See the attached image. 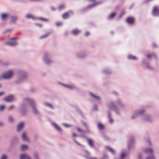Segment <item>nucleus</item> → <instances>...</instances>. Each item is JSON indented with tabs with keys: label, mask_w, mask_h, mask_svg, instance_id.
Segmentation results:
<instances>
[{
	"label": "nucleus",
	"mask_w": 159,
	"mask_h": 159,
	"mask_svg": "<svg viewBox=\"0 0 159 159\" xmlns=\"http://www.w3.org/2000/svg\"><path fill=\"white\" fill-rule=\"evenodd\" d=\"M7 158V156L5 155H3L1 157V159H6Z\"/></svg>",
	"instance_id": "40"
},
{
	"label": "nucleus",
	"mask_w": 159,
	"mask_h": 159,
	"mask_svg": "<svg viewBox=\"0 0 159 159\" xmlns=\"http://www.w3.org/2000/svg\"><path fill=\"white\" fill-rule=\"evenodd\" d=\"M148 142L149 143L150 145H151V143H150V141H148Z\"/></svg>",
	"instance_id": "53"
},
{
	"label": "nucleus",
	"mask_w": 159,
	"mask_h": 159,
	"mask_svg": "<svg viewBox=\"0 0 159 159\" xmlns=\"http://www.w3.org/2000/svg\"><path fill=\"white\" fill-rule=\"evenodd\" d=\"M108 108L110 109H112L115 110L116 109V106L114 103L112 102H110L107 105Z\"/></svg>",
	"instance_id": "4"
},
{
	"label": "nucleus",
	"mask_w": 159,
	"mask_h": 159,
	"mask_svg": "<svg viewBox=\"0 0 159 159\" xmlns=\"http://www.w3.org/2000/svg\"><path fill=\"white\" fill-rule=\"evenodd\" d=\"M36 158H37V155H36Z\"/></svg>",
	"instance_id": "55"
},
{
	"label": "nucleus",
	"mask_w": 159,
	"mask_h": 159,
	"mask_svg": "<svg viewBox=\"0 0 159 159\" xmlns=\"http://www.w3.org/2000/svg\"><path fill=\"white\" fill-rule=\"evenodd\" d=\"M33 107L34 112L35 114H36L37 113V111L36 110V109L34 107Z\"/></svg>",
	"instance_id": "32"
},
{
	"label": "nucleus",
	"mask_w": 159,
	"mask_h": 159,
	"mask_svg": "<svg viewBox=\"0 0 159 159\" xmlns=\"http://www.w3.org/2000/svg\"><path fill=\"white\" fill-rule=\"evenodd\" d=\"M85 152L87 154H89L90 153H89V152H88V151H85Z\"/></svg>",
	"instance_id": "52"
},
{
	"label": "nucleus",
	"mask_w": 159,
	"mask_h": 159,
	"mask_svg": "<svg viewBox=\"0 0 159 159\" xmlns=\"http://www.w3.org/2000/svg\"><path fill=\"white\" fill-rule=\"evenodd\" d=\"M49 34H50L49 33H48L40 37V38L42 39H43V38H46L47 37H48L49 35Z\"/></svg>",
	"instance_id": "27"
},
{
	"label": "nucleus",
	"mask_w": 159,
	"mask_h": 159,
	"mask_svg": "<svg viewBox=\"0 0 159 159\" xmlns=\"http://www.w3.org/2000/svg\"><path fill=\"white\" fill-rule=\"evenodd\" d=\"M14 106H13V105H12V106H11L8 108V110H11L12 109L14 108Z\"/></svg>",
	"instance_id": "43"
},
{
	"label": "nucleus",
	"mask_w": 159,
	"mask_h": 159,
	"mask_svg": "<svg viewBox=\"0 0 159 159\" xmlns=\"http://www.w3.org/2000/svg\"><path fill=\"white\" fill-rule=\"evenodd\" d=\"M98 127L100 129H102L104 128V125L101 123H99L98 124Z\"/></svg>",
	"instance_id": "14"
},
{
	"label": "nucleus",
	"mask_w": 159,
	"mask_h": 159,
	"mask_svg": "<svg viewBox=\"0 0 159 159\" xmlns=\"http://www.w3.org/2000/svg\"><path fill=\"white\" fill-rule=\"evenodd\" d=\"M80 32L81 31L80 30L76 29L73 30L72 31V34L75 35H77V34H79Z\"/></svg>",
	"instance_id": "9"
},
{
	"label": "nucleus",
	"mask_w": 159,
	"mask_h": 159,
	"mask_svg": "<svg viewBox=\"0 0 159 159\" xmlns=\"http://www.w3.org/2000/svg\"><path fill=\"white\" fill-rule=\"evenodd\" d=\"M126 21L128 23L131 25H133L134 23L135 20L134 17H129L127 18Z\"/></svg>",
	"instance_id": "5"
},
{
	"label": "nucleus",
	"mask_w": 159,
	"mask_h": 159,
	"mask_svg": "<svg viewBox=\"0 0 159 159\" xmlns=\"http://www.w3.org/2000/svg\"><path fill=\"white\" fill-rule=\"evenodd\" d=\"M37 19L44 21H49L48 19H45L42 17H39Z\"/></svg>",
	"instance_id": "21"
},
{
	"label": "nucleus",
	"mask_w": 159,
	"mask_h": 159,
	"mask_svg": "<svg viewBox=\"0 0 159 159\" xmlns=\"http://www.w3.org/2000/svg\"><path fill=\"white\" fill-rule=\"evenodd\" d=\"M65 86H66V87H68L69 88H70V89H72L73 88L71 86L66 85H65Z\"/></svg>",
	"instance_id": "45"
},
{
	"label": "nucleus",
	"mask_w": 159,
	"mask_h": 159,
	"mask_svg": "<svg viewBox=\"0 0 159 159\" xmlns=\"http://www.w3.org/2000/svg\"><path fill=\"white\" fill-rule=\"evenodd\" d=\"M125 13V11H123L121 12L120 15V17H121L123 15H124Z\"/></svg>",
	"instance_id": "36"
},
{
	"label": "nucleus",
	"mask_w": 159,
	"mask_h": 159,
	"mask_svg": "<svg viewBox=\"0 0 159 159\" xmlns=\"http://www.w3.org/2000/svg\"><path fill=\"white\" fill-rule=\"evenodd\" d=\"M128 147H129V145L128 146Z\"/></svg>",
	"instance_id": "57"
},
{
	"label": "nucleus",
	"mask_w": 159,
	"mask_h": 159,
	"mask_svg": "<svg viewBox=\"0 0 159 159\" xmlns=\"http://www.w3.org/2000/svg\"><path fill=\"white\" fill-rule=\"evenodd\" d=\"M26 17L28 19L32 18L34 19V16L31 14H28L26 15Z\"/></svg>",
	"instance_id": "22"
},
{
	"label": "nucleus",
	"mask_w": 159,
	"mask_h": 159,
	"mask_svg": "<svg viewBox=\"0 0 159 159\" xmlns=\"http://www.w3.org/2000/svg\"><path fill=\"white\" fill-rule=\"evenodd\" d=\"M116 14L115 13H113L110 14L108 18L109 19L113 18L115 16Z\"/></svg>",
	"instance_id": "24"
},
{
	"label": "nucleus",
	"mask_w": 159,
	"mask_h": 159,
	"mask_svg": "<svg viewBox=\"0 0 159 159\" xmlns=\"http://www.w3.org/2000/svg\"><path fill=\"white\" fill-rule=\"evenodd\" d=\"M4 94V92H0V96L3 95Z\"/></svg>",
	"instance_id": "48"
},
{
	"label": "nucleus",
	"mask_w": 159,
	"mask_h": 159,
	"mask_svg": "<svg viewBox=\"0 0 159 159\" xmlns=\"http://www.w3.org/2000/svg\"><path fill=\"white\" fill-rule=\"evenodd\" d=\"M90 94L93 96V97L95 98L96 99H99L100 98L99 97H98V96H96L95 95L93 94L92 93H91Z\"/></svg>",
	"instance_id": "28"
},
{
	"label": "nucleus",
	"mask_w": 159,
	"mask_h": 159,
	"mask_svg": "<svg viewBox=\"0 0 159 159\" xmlns=\"http://www.w3.org/2000/svg\"><path fill=\"white\" fill-rule=\"evenodd\" d=\"M17 39V38L16 37L12 38L10 40L9 42L6 43V44L11 46H15L16 44V43L15 41L13 40H16Z\"/></svg>",
	"instance_id": "2"
},
{
	"label": "nucleus",
	"mask_w": 159,
	"mask_h": 159,
	"mask_svg": "<svg viewBox=\"0 0 159 159\" xmlns=\"http://www.w3.org/2000/svg\"><path fill=\"white\" fill-rule=\"evenodd\" d=\"M85 158L88 159H98L95 157H85Z\"/></svg>",
	"instance_id": "39"
},
{
	"label": "nucleus",
	"mask_w": 159,
	"mask_h": 159,
	"mask_svg": "<svg viewBox=\"0 0 159 159\" xmlns=\"http://www.w3.org/2000/svg\"><path fill=\"white\" fill-rule=\"evenodd\" d=\"M13 99V96L12 95H10L4 98V100L7 102H9L12 101Z\"/></svg>",
	"instance_id": "6"
},
{
	"label": "nucleus",
	"mask_w": 159,
	"mask_h": 159,
	"mask_svg": "<svg viewBox=\"0 0 159 159\" xmlns=\"http://www.w3.org/2000/svg\"><path fill=\"white\" fill-rule=\"evenodd\" d=\"M89 34V32H87L85 34V35L86 36H88Z\"/></svg>",
	"instance_id": "47"
},
{
	"label": "nucleus",
	"mask_w": 159,
	"mask_h": 159,
	"mask_svg": "<svg viewBox=\"0 0 159 159\" xmlns=\"http://www.w3.org/2000/svg\"><path fill=\"white\" fill-rule=\"evenodd\" d=\"M65 8V6L63 5H61L59 7V8L60 9H63Z\"/></svg>",
	"instance_id": "42"
},
{
	"label": "nucleus",
	"mask_w": 159,
	"mask_h": 159,
	"mask_svg": "<svg viewBox=\"0 0 159 159\" xmlns=\"http://www.w3.org/2000/svg\"><path fill=\"white\" fill-rule=\"evenodd\" d=\"M152 14L154 16H157L159 15V9L157 8V6L154 7L152 10Z\"/></svg>",
	"instance_id": "3"
},
{
	"label": "nucleus",
	"mask_w": 159,
	"mask_h": 159,
	"mask_svg": "<svg viewBox=\"0 0 159 159\" xmlns=\"http://www.w3.org/2000/svg\"><path fill=\"white\" fill-rule=\"evenodd\" d=\"M11 22H15L17 19V17L16 16H12L11 17Z\"/></svg>",
	"instance_id": "17"
},
{
	"label": "nucleus",
	"mask_w": 159,
	"mask_h": 159,
	"mask_svg": "<svg viewBox=\"0 0 159 159\" xmlns=\"http://www.w3.org/2000/svg\"><path fill=\"white\" fill-rule=\"evenodd\" d=\"M35 25H37V26H39V27H42L43 26V25L42 24H38V23H36L35 24Z\"/></svg>",
	"instance_id": "44"
},
{
	"label": "nucleus",
	"mask_w": 159,
	"mask_h": 159,
	"mask_svg": "<svg viewBox=\"0 0 159 159\" xmlns=\"http://www.w3.org/2000/svg\"><path fill=\"white\" fill-rule=\"evenodd\" d=\"M132 118H133V119H134V118L133 117V116L132 117Z\"/></svg>",
	"instance_id": "56"
},
{
	"label": "nucleus",
	"mask_w": 159,
	"mask_h": 159,
	"mask_svg": "<svg viewBox=\"0 0 159 159\" xmlns=\"http://www.w3.org/2000/svg\"><path fill=\"white\" fill-rule=\"evenodd\" d=\"M144 152L147 154H151L153 152V150L150 148L144 150Z\"/></svg>",
	"instance_id": "13"
},
{
	"label": "nucleus",
	"mask_w": 159,
	"mask_h": 159,
	"mask_svg": "<svg viewBox=\"0 0 159 159\" xmlns=\"http://www.w3.org/2000/svg\"><path fill=\"white\" fill-rule=\"evenodd\" d=\"M8 16V14L7 13H2L1 15V19L3 20H4Z\"/></svg>",
	"instance_id": "11"
},
{
	"label": "nucleus",
	"mask_w": 159,
	"mask_h": 159,
	"mask_svg": "<svg viewBox=\"0 0 159 159\" xmlns=\"http://www.w3.org/2000/svg\"><path fill=\"white\" fill-rule=\"evenodd\" d=\"M152 46L153 48H155L156 47V45L155 43H153L152 44Z\"/></svg>",
	"instance_id": "49"
},
{
	"label": "nucleus",
	"mask_w": 159,
	"mask_h": 159,
	"mask_svg": "<svg viewBox=\"0 0 159 159\" xmlns=\"http://www.w3.org/2000/svg\"><path fill=\"white\" fill-rule=\"evenodd\" d=\"M153 56L155 57L156 58V56L155 53H153L152 54H148L147 55V57L148 58H150L151 57Z\"/></svg>",
	"instance_id": "18"
},
{
	"label": "nucleus",
	"mask_w": 159,
	"mask_h": 159,
	"mask_svg": "<svg viewBox=\"0 0 159 159\" xmlns=\"http://www.w3.org/2000/svg\"><path fill=\"white\" fill-rule=\"evenodd\" d=\"M74 141L77 144H78V145L82 147H84V146L81 144H80V143H79L75 139L74 140Z\"/></svg>",
	"instance_id": "29"
},
{
	"label": "nucleus",
	"mask_w": 159,
	"mask_h": 159,
	"mask_svg": "<svg viewBox=\"0 0 159 159\" xmlns=\"http://www.w3.org/2000/svg\"><path fill=\"white\" fill-rule=\"evenodd\" d=\"M108 116L110 119L109 121L111 123H112L113 122V120L111 118H110V115H109Z\"/></svg>",
	"instance_id": "41"
},
{
	"label": "nucleus",
	"mask_w": 159,
	"mask_h": 159,
	"mask_svg": "<svg viewBox=\"0 0 159 159\" xmlns=\"http://www.w3.org/2000/svg\"><path fill=\"white\" fill-rule=\"evenodd\" d=\"M22 138L24 141H27L28 140V138L26 136V134L25 133H23L22 135Z\"/></svg>",
	"instance_id": "15"
},
{
	"label": "nucleus",
	"mask_w": 159,
	"mask_h": 159,
	"mask_svg": "<svg viewBox=\"0 0 159 159\" xmlns=\"http://www.w3.org/2000/svg\"><path fill=\"white\" fill-rule=\"evenodd\" d=\"M9 121L10 122H12L13 121V119L11 117H9Z\"/></svg>",
	"instance_id": "35"
},
{
	"label": "nucleus",
	"mask_w": 159,
	"mask_h": 159,
	"mask_svg": "<svg viewBox=\"0 0 159 159\" xmlns=\"http://www.w3.org/2000/svg\"><path fill=\"white\" fill-rule=\"evenodd\" d=\"M146 159H155L154 156L152 155L150 157H148Z\"/></svg>",
	"instance_id": "31"
},
{
	"label": "nucleus",
	"mask_w": 159,
	"mask_h": 159,
	"mask_svg": "<svg viewBox=\"0 0 159 159\" xmlns=\"http://www.w3.org/2000/svg\"><path fill=\"white\" fill-rule=\"evenodd\" d=\"M20 159H31L26 154H22L20 155Z\"/></svg>",
	"instance_id": "12"
},
{
	"label": "nucleus",
	"mask_w": 159,
	"mask_h": 159,
	"mask_svg": "<svg viewBox=\"0 0 159 159\" xmlns=\"http://www.w3.org/2000/svg\"><path fill=\"white\" fill-rule=\"evenodd\" d=\"M87 141L89 145L92 148L94 147L93 140L90 139H87Z\"/></svg>",
	"instance_id": "7"
},
{
	"label": "nucleus",
	"mask_w": 159,
	"mask_h": 159,
	"mask_svg": "<svg viewBox=\"0 0 159 159\" xmlns=\"http://www.w3.org/2000/svg\"><path fill=\"white\" fill-rule=\"evenodd\" d=\"M139 159H141L142 157V156L140 155H139L138 156Z\"/></svg>",
	"instance_id": "50"
},
{
	"label": "nucleus",
	"mask_w": 159,
	"mask_h": 159,
	"mask_svg": "<svg viewBox=\"0 0 159 159\" xmlns=\"http://www.w3.org/2000/svg\"><path fill=\"white\" fill-rule=\"evenodd\" d=\"M28 147L27 145H23L21 146V149L22 150H25L27 149Z\"/></svg>",
	"instance_id": "20"
},
{
	"label": "nucleus",
	"mask_w": 159,
	"mask_h": 159,
	"mask_svg": "<svg viewBox=\"0 0 159 159\" xmlns=\"http://www.w3.org/2000/svg\"><path fill=\"white\" fill-rule=\"evenodd\" d=\"M5 108V106L3 105H1L0 106V110L2 111Z\"/></svg>",
	"instance_id": "38"
},
{
	"label": "nucleus",
	"mask_w": 159,
	"mask_h": 159,
	"mask_svg": "<svg viewBox=\"0 0 159 159\" xmlns=\"http://www.w3.org/2000/svg\"><path fill=\"white\" fill-rule=\"evenodd\" d=\"M77 129L78 131L79 132H81L83 133H85V131L82 130L81 129L79 128H77Z\"/></svg>",
	"instance_id": "30"
},
{
	"label": "nucleus",
	"mask_w": 159,
	"mask_h": 159,
	"mask_svg": "<svg viewBox=\"0 0 159 159\" xmlns=\"http://www.w3.org/2000/svg\"><path fill=\"white\" fill-rule=\"evenodd\" d=\"M128 58L129 59H136V57L132 55H129L128 56Z\"/></svg>",
	"instance_id": "26"
},
{
	"label": "nucleus",
	"mask_w": 159,
	"mask_h": 159,
	"mask_svg": "<svg viewBox=\"0 0 159 159\" xmlns=\"http://www.w3.org/2000/svg\"><path fill=\"white\" fill-rule=\"evenodd\" d=\"M2 125H3L2 123H0V126H2Z\"/></svg>",
	"instance_id": "54"
},
{
	"label": "nucleus",
	"mask_w": 159,
	"mask_h": 159,
	"mask_svg": "<svg viewBox=\"0 0 159 159\" xmlns=\"http://www.w3.org/2000/svg\"><path fill=\"white\" fill-rule=\"evenodd\" d=\"M54 126L59 131H61V128L59 126L56 124H53Z\"/></svg>",
	"instance_id": "19"
},
{
	"label": "nucleus",
	"mask_w": 159,
	"mask_h": 159,
	"mask_svg": "<svg viewBox=\"0 0 159 159\" xmlns=\"http://www.w3.org/2000/svg\"><path fill=\"white\" fill-rule=\"evenodd\" d=\"M99 4L98 3H95L93 4L89 5L88 6V8H91L95 6H96L98 5Z\"/></svg>",
	"instance_id": "23"
},
{
	"label": "nucleus",
	"mask_w": 159,
	"mask_h": 159,
	"mask_svg": "<svg viewBox=\"0 0 159 159\" xmlns=\"http://www.w3.org/2000/svg\"><path fill=\"white\" fill-rule=\"evenodd\" d=\"M62 23L61 22H58L56 23V25L57 26H60L61 25Z\"/></svg>",
	"instance_id": "37"
},
{
	"label": "nucleus",
	"mask_w": 159,
	"mask_h": 159,
	"mask_svg": "<svg viewBox=\"0 0 159 159\" xmlns=\"http://www.w3.org/2000/svg\"><path fill=\"white\" fill-rule=\"evenodd\" d=\"M73 136L74 137H75L76 136V134H75L73 133Z\"/></svg>",
	"instance_id": "51"
},
{
	"label": "nucleus",
	"mask_w": 159,
	"mask_h": 159,
	"mask_svg": "<svg viewBox=\"0 0 159 159\" xmlns=\"http://www.w3.org/2000/svg\"><path fill=\"white\" fill-rule=\"evenodd\" d=\"M64 125L66 126V127H70L71 126V125H67L66 124H64Z\"/></svg>",
	"instance_id": "46"
},
{
	"label": "nucleus",
	"mask_w": 159,
	"mask_h": 159,
	"mask_svg": "<svg viewBox=\"0 0 159 159\" xmlns=\"http://www.w3.org/2000/svg\"><path fill=\"white\" fill-rule=\"evenodd\" d=\"M24 123L23 122H21L17 126V130L18 131H19L22 129L23 127Z\"/></svg>",
	"instance_id": "8"
},
{
	"label": "nucleus",
	"mask_w": 159,
	"mask_h": 159,
	"mask_svg": "<svg viewBox=\"0 0 159 159\" xmlns=\"http://www.w3.org/2000/svg\"><path fill=\"white\" fill-rule=\"evenodd\" d=\"M70 12H66L63 13L62 16V18L64 19H66L69 18V13Z\"/></svg>",
	"instance_id": "10"
},
{
	"label": "nucleus",
	"mask_w": 159,
	"mask_h": 159,
	"mask_svg": "<svg viewBox=\"0 0 159 159\" xmlns=\"http://www.w3.org/2000/svg\"><path fill=\"white\" fill-rule=\"evenodd\" d=\"M46 105H47V106L51 107V108L53 109V107L52 106V105L50 103H46Z\"/></svg>",
	"instance_id": "33"
},
{
	"label": "nucleus",
	"mask_w": 159,
	"mask_h": 159,
	"mask_svg": "<svg viewBox=\"0 0 159 159\" xmlns=\"http://www.w3.org/2000/svg\"><path fill=\"white\" fill-rule=\"evenodd\" d=\"M143 112H144V111H139L135 112L134 114L135 115H139L142 114Z\"/></svg>",
	"instance_id": "25"
},
{
	"label": "nucleus",
	"mask_w": 159,
	"mask_h": 159,
	"mask_svg": "<svg viewBox=\"0 0 159 159\" xmlns=\"http://www.w3.org/2000/svg\"><path fill=\"white\" fill-rule=\"evenodd\" d=\"M106 149H108L109 151H110L111 153H112L113 154H115V151L113 149L109 147H106Z\"/></svg>",
	"instance_id": "16"
},
{
	"label": "nucleus",
	"mask_w": 159,
	"mask_h": 159,
	"mask_svg": "<svg viewBox=\"0 0 159 159\" xmlns=\"http://www.w3.org/2000/svg\"><path fill=\"white\" fill-rule=\"evenodd\" d=\"M13 73L12 71H9L2 75V76H0V80L2 79H8L12 77Z\"/></svg>",
	"instance_id": "1"
},
{
	"label": "nucleus",
	"mask_w": 159,
	"mask_h": 159,
	"mask_svg": "<svg viewBox=\"0 0 159 159\" xmlns=\"http://www.w3.org/2000/svg\"><path fill=\"white\" fill-rule=\"evenodd\" d=\"M125 156V153H122L121 154L120 158L121 159H123Z\"/></svg>",
	"instance_id": "34"
}]
</instances>
